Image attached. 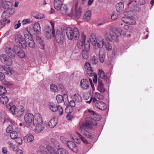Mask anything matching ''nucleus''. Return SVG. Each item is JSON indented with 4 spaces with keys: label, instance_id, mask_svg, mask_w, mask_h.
Returning <instances> with one entry per match:
<instances>
[{
    "label": "nucleus",
    "instance_id": "23",
    "mask_svg": "<svg viewBox=\"0 0 154 154\" xmlns=\"http://www.w3.org/2000/svg\"><path fill=\"white\" fill-rule=\"evenodd\" d=\"M86 39L85 35L84 34L82 35V39L81 40H79L77 43V46L80 49H81L83 47L84 43Z\"/></svg>",
    "mask_w": 154,
    "mask_h": 154
},
{
    "label": "nucleus",
    "instance_id": "25",
    "mask_svg": "<svg viewBox=\"0 0 154 154\" xmlns=\"http://www.w3.org/2000/svg\"><path fill=\"white\" fill-rule=\"evenodd\" d=\"M105 39H103L101 37H98L97 38V44L98 47L100 48H103L104 44H105Z\"/></svg>",
    "mask_w": 154,
    "mask_h": 154
},
{
    "label": "nucleus",
    "instance_id": "39",
    "mask_svg": "<svg viewBox=\"0 0 154 154\" xmlns=\"http://www.w3.org/2000/svg\"><path fill=\"white\" fill-rule=\"evenodd\" d=\"M90 40L91 43L93 45H96L97 38H96V37L94 34H91L90 37Z\"/></svg>",
    "mask_w": 154,
    "mask_h": 154
},
{
    "label": "nucleus",
    "instance_id": "16",
    "mask_svg": "<svg viewBox=\"0 0 154 154\" xmlns=\"http://www.w3.org/2000/svg\"><path fill=\"white\" fill-rule=\"evenodd\" d=\"M81 88L83 90H87L89 89L90 84L88 80L86 79H82L80 83Z\"/></svg>",
    "mask_w": 154,
    "mask_h": 154
},
{
    "label": "nucleus",
    "instance_id": "36",
    "mask_svg": "<svg viewBox=\"0 0 154 154\" xmlns=\"http://www.w3.org/2000/svg\"><path fill=\"white\" fill-rule=\"evenodd\" d=\"M72 98L76 102L79 103L82 101L81 96L78 94H74L72 96Z\"/></svg>",
    "mask_w": 154,
    "mask_h": 154
},
{
    "label": "nucleus",
    "instance_id": "17",
    "mask_svg": "<svg viewBox=\"0 0 154 154\" xmlns=\"http://www.w3.org/2000/svg\"><path fill=\"white\" fill-rule=\"evenodd\" d=\"M10 10L8 9L4 11L2 14V17L3 20L6 22L7 23H10V20L9 18L10 17Z\"/></svg>",
    "mask_w": 154,
    "mask_h": 154
},
{
    "label": "nucleus",
    "instance_id": "14",
    "mask_svg": "<svg viewBox=\"0 0 154 154\" xmlns=\"http://www.w3.org/2000/svg\"><path fill=\"white\" fill-rule=\"evenodd\" d=\"M90 48V44L88 42L85 45V49L82 52V56L85 59H87L88 58V51Z\"/></svg>",
    "mask_w": 154,
    "mask_h": 154
},
{
    "label": "nucleus",
    "instance_id": "57",
    "mask_svg": "<svg viewBox=\"0 0 154 154\" xmlns=\"http://www.w3.org/2000/svg\"><path fill=\"white\" fill-rule=\"evenodd\" d=\"M128 18L129 17H123L122 18V20L124 22L128 24Z\"/></svg>",
    "mask_w": 154,
    "mask_h": 154
},
{
    "label": "nucleus",
    "instance_id": "60",
    "mask_svg": "<svg viewBox=\"0 0 154 154\" xmlns=\"http://www.w3.org/2000/svg\"><path fill=\"white\" fill-rule=\"evenodd\" d=\"M50 23L51 26V28L50 27V29L52 30H54V22L53 21H51L50 22Z\"/></svg>",
    "mask_w": 154,
    "mask_h": 154
},
{
    "label": "nucleus",
    "instance_id": "49",
    "mask_svg": "<svg viewBox=\"0 0 154 154\" xmlns=\"http://www.w3.org/2000/svg\"><path fill=\"white\" fill-rule=\"evenodd\" d=\"M6 92L5 88L2 86H0V96L5 94Z\"/></svg>",
    "mask_w": 154,
    "mask_h": 154
},
{
    "label": "nucleus",
    "instance_id": "22",
    "mask_svg": "<svg viewBox=\"0 0 154 154\" xmlns=\"http://www.w3.org/2000/svg\"><path fill=\"white\" fill-rule=\"evenodd\" d=\"M96 107L101 110H104L106 108V104L102 101L97 102L95 104Z\"/></svg>",
    "mask_w": 154,
    "mask_h": 154
},
{
    "label": "nucleus",
    "instance_id": "53",
    "mask_svg": "<svg viewBox=\"0 0 154 154\" xmlns=\"http://www.w3.org/2000/svg\"><path fill=\"white\" fill-rule=\"evenodd\" d=\"M105 47L108 51H110L112 49V47L109 42H107L105 44Z\"/></svg>",
    "mask_w": 154,
    "mask_h": 154
},
{
    "label": "nucleus",
    "instance_id": "63",
    "mask_svg": "<svg viewBox=\"0 0 154 154\" xmlns=\"http://www.w3.org/2000/svg\"><path fill=\"white\" fill-rule=\"evenodd\" d=\"M7 149L6 147H4L2 148V152L3 153L5 154L7 153Z\"/></svg>",
    "mask_w": 154,
    "mask_h": 154
},
{
    "label": "nucleus",
    "instance_id": "45",
    "mask_svg": "<svg viewBox=\"0 0 154 154\" xmlns=\"http://www.w3.org/2000/svg\"><path fill=\"white\" fill-rule=\"evenodd\" d=\"M50 89L51 91L54 92H57L58 91L57 86L54 84H52L51 85Z\"/></svg>",
    "mask_w": 154,
    "mask_h": 154
},
{
    "label": "nucleus",
    "instance_id": "15",
    "mask_svg": "<svg viewBox=\"0 0 154 154\" xmlns=\"http://www.w3.org/2000/svg\"><path fill=\"white\" fill-rule=\"evenodd\" d=\"M85 72L89 76L94 75V73L90 64L87 62L85 65Z\"/></svg>",
    "mask_w": 154,
    "mask_h": 154
},
{
    "label": "nucleus",
    "instance_id": "44",
    "mask_svg": "<svg viewBox=\"0 0 154 154\" xmlns=\"http://www.w3.org/2000/svg\"><path fill=\"white\" fill-rule=\"evenodd\" d=\"M58 154H69L68 152L65 149L60 148L57 150Z\"/></svg>",
    "mask_w": 154,
    "mask_h": 154
},
{
    "label": "nucleus",
    "instance_id": "58",
    "mask_svg": "<svg viewBox=\"0 0 154 154\" xmlns=\"http://www.w3.org/2000/svg\"><path fill=\"white\" fill-rule=\"evenodd\" d=\"M51 141L54 145H57L58 144L57 141L53 138H51Z\"/></svg>",
    "mask_w": 154,
    "mask_h": 154
},
{
    "label": "nucleus",
    "instance_id": "11",
    "mask_svg": "<svg viewBox=\"0 0 154 154\" xmlns=\"http://www.w3.org/2000/svg\"><path fill=\"white\" fill-rule=\"evenodd\" d=\"M48 106L50 110L52 112H55L57 111L60 115H62L63 110L62 107L61 106H57L55 104L51 103Z\"/></svg>",
    "mask_w": 154,
    "mask_h": 154
},
{
    "label": "nucleus",
    "instance_id": "61",
    "mask_svg": "<svg viewBox=\"0 0 154 154\" xmlns=\"http://www.w3.org/2000/svg\"><path fill=\"white\" fill-rule=\"evenodd\" d=\"M118 17V15L116 14H113L111 16V19L113 20H116Z\"/></svg>",
    "mask_w": 154,
    "mask_h": 154
},
{
    "label": "nucleus",
    "instance_id": "48",
    "mask_svg": "<svg viewBox=\"0 0 154 154\" xmlns=\"http://www.w3.org/2000/svg\"><path fill=\"white\" fill-rule=\"evenodd\" d=\"M32 21L29 19H26L23 20L22 22V23L23 25L27 24H30L32 23Z\"/></svg>",
    "mask_w": 154,
    "mask_h": 154
},
{
    "label": "nucleus",
    "instance_id": "50",
    "mask_svg": "<svg viewBox=\"0 0 154 154\" xmlns=\"http://www.w3.org/2000/svg\"><path fill=\"white\" fill-rule=\"evenodd\" d=\"M91 63L95 65L97 64L98 62V60L97 57L95 56H94L91 60Z\"/></svg>",
    "mask_w": 154,
    "mask_h": 154
},
{
    "label": "nucleus",
    "instance_id": "2",
    "mask_svg": "<svg viewBox=\"0 0 154 154\" xmlns=\"http://www.w3.org/2000/svg\"><path fill=\"white\" fill-rule=\"evenodd\" d=\"M66 31L67 37L69 40H72L74 38L75 39L79 38V34L77 28L74 27L72 29L71 27H68Z\"/></svg>",
    "mask_w": 154,
    "mask_h": 154
},
{
    "label": "nucleus",
    "instance_id": "5",
    "mask_svg": "<svg viewBox=\"0 0 154 154\" xmlns=\"http://www.w3.org/2000/svg\"><path fill=\"white\" fill-rule=\"evenodd\" d=\"M0 60L5 65L4 68L5 72L8 75L10 73V56L9 55L2 54L0 55Z\"/></svg>",
    "mask_w": 154,
    "mask_h": 154
},
{
    "label": "nucleus",
    "instance_id": "26",
    "mask_svg": "<svg viewBox=\"0 0 154 154\" xmlns=\"http://www.w3.org/2000/svg\"><path fill=\"white\" fill-rule=\"evenodd\" d=\"M67 99L68 101L69 102L68 96L66 94H64L63 96L59 94L56 97V100L58 103H61L64 101V98Z\"/></svg>",
    "mask_w": 154,
    "mask_h": 154
},
{
    "label": "nucleus",
    "instance_id": "31",
    "mask_svg": "<svg viewBox=\"0 0 154 154\" xmlns=\"http://www.w3.org/2000/svg\"><path fill=\"white\" fill-rule=\"evenodd\" d=\"M105 57V52L102 50H100L99 52V59L101 63H103L104 61Z\"/></svg>",
    "mask_w": 154,
    "mask_h": 154
},
{
    "label": "nucleus",
    "instance_id": "9",
    "mask_svg": "<svg viewBox=\"0 0 154 154\" xmlns=\"http://www.w3.org/2000/svg\"><path fill=\"white\" fill-rule=\"evenodd\" d=\"M15 41L18 43L23 48H25L26 47V41L25 37H23V36L20 34H18L15 36Z\"/></svg>",
    "mask_w": 154,
    "mask_h": 154
},
{
    "label": "nucleus",
    "instance_id": "4",
    "mask_svg": "<svg viewBox=\"0 0 154 154\" xmlns=\"http://www.w3.org/2000/svg\"><path fill=\"white\" fill-rule=\"evenodd\" d=\"M24 107L22 106H19L17 108L14 105L10 106V112L14 116L18 117H21L24 113Z\"/></svg>",
    "mask_w": 154,
    "mask_h": 154
},
{
    "label": "nucleus",
    "instance_id": "19",
    "mask_svg": "<svg viewBox=\"0 0 154 154\" xmlns=\"http://www.w3.org/2000/svg\"><path fill=\"white\" fill-rule=\"evenodd\" d=\"M105 38V40H106L107 41H110L112 40H114L116 42L118 41V38H116V37L115 38L114 35L112 34L111 31L109 33H107L106 34Z\"/></svg>",
    "mask_w": 154,
    "mask_h": 154
},
{
    "label": "nucleus",
    "instance_id": "32",
    "mask_svg": "<svg viewBox=\"0 0 154 154\" xmlns=\"http://www.w3.org/2000/svg\"><path fill=\"white\" fill-rule=\"evenodd\" d=\"M33 136L30 134H28L24 137V140L26 142H31L34 140Z\"/></svg>",
    "mask_w": 154,
    "mask_h": 154
},
{
    "label": "nucleus",
    "instance_id": "24",
    "mask_svg": "<svg viewBox=\"0 0 154 154\" xmlns=\"http://www.w3.org/2000/svg\"><path fill=\"white\" fill-rule=\"evenodd\" d=\"M33 28L34 32L38 34L41 33V29L40 24L38 23H35L33 25Z\"/></svg>",
    "mask_w": 154,
    "mask_h": 154
},
{
    "label": "nucleus",
    "instance_id": "20",
    "mask_svg": "<svg viewBox=\"0 0 154 154\" xmlns=\"http://www.w3.org/2000/svg\"><path fill=\"white\" fill-rule=\"evenodd\" d=\"M66 145L71 150L76 152L77 151V148L75 144L72 141H68L67 142Z\"/></svg>",
    "mask_w": 154,
    "mask_h": 154
},
{
    "label": "nucleus",
    "instance_id": "62",
    "mask_svg": "<svg viewBox=\"0 0 154 154\" xmlns=\"http://www.w3.org/2000/svg\"><path fill=\"white\" fill-rule=\"evenodd\" d=\"M4 78L5 75L3 73L0 72V81L3 80L4 79Z\"/></svg>",
    "mask_w": 154,
    "mask_h": 154
},
{
    "label": "nucleus",
    "instance_id": "55",
    "mask_svg": "<svg viewBox=\"0 0 154 154\" xmlns=\"http://www.w3.org/2000/svg\"><path fill=\"white\" fill-rule=\"evenodd\" d=\"M7 23L4 20H0V29L3 27L5 24Z\"/></svg>",
    "mask_w": 154,
    "mask_h": 154
},
{
    "label": "nucleus",
    "instance_id": "13",
    "mask_svg": "<svg viewBox=\"0 0 154 154\" xmlns=\"http://www.w3.org/2000/svg\"><path fill=\"white\" fill-rule=\"evenodd\" d=\"M10 137L12 139L14 140L16 143L19 145L21 144L22 143V139L20 137H18L17 133L15 131L10 132Z\"/></svg>",
    "mask_w": 154,
    "mask_h": 154
},
{
    "label": "nucleus",
    "instance_id": "64",
    "mask_svg": "<svg viewBox=\"0 0 154 154\" xmlns=\"http://www.w3.org/2000/svg\"><path fill=\"white\" fill-rule=\"evenodd\" d=\"M72 138L74 141L77 143L78 144L80 143V140L79 139L76 138H73V137H72Z\"/></svg>",
    "mask_w": 154,
    "mask_h": 154
},
{
    "label": "nucleus",
    "instance_id": "28",
    "mask_svg": "<svg viewBox=\"0 0 154 154\" xmlns=\"http://www.w3.org/2000/svg\"><path fill=\"white\" fill-rule=\"evenodd\" d=\"M63 4L61 1L60 0H54V5L55 9L57 11L60 10V8Z\"/></svg>",
    "mask_w": 154,
    "mask_h": 154
},
{
    "label": "nucleus",
    "instance_id": "10",
    "mask_svg": "<svg viewBox=\"0 0 154 154\" xmlns=\"http://www.w3.org/2000/svg\"><path fill=\"white\" fill-rule=\"evenodd\" d=\"M59 11H60L61 13L62 14L67 15L71 17H72L73 15V10L71 9L70 12H69L67 7L65 5L63 4L62 6L60 8V9Z\"/></svg>",
    "mask_w": 154,
    "mask_h": 154
},
{
    "label": "nucleus",
    "instance_id": "52",
    "mask_svg": "<svg viewBox=\"0 0 154 154\" xmlns=\"http://www.w3.org/2000/svg\"><path fill=\"white\" fill-rule=\"evenodd\" d=\"M135 2H137L136 4L137 5H141L145 3V0H137Z\"/></svg>",
    "mask_w": 154,
    "mask_h": 154
},
{
    "label": "nucleus",
    "instance_id": "33",
    "mask_svg": "<svg viewBox=\"0 0 154 154\" xmlns=\"http://www.w3.org/2000/svg\"><path fill=\"white\" fill-rule=\"evenodd\" d=\"M124 5L122 2H120L117 4L116 6V11L118 12H120L124 9Z\"/></svg>",
    "mask_w": 154,
    "mask_h": 154
},
{
    "label": "nucleus",
    "instance_id": "30",
    "mask_svg": "<svg viewBox=\"0 0 154 154\" xmlns=\"http://www.w3.org/2000/svg\"><path fill=\"white\" fill-rule=\"evenodd\" d=\"M82 8L78 6V4L76 3L75 5V16L77 18L80 17L81 13Z\"/></svg>",
    "mask_w": 154,
    "mask_h": 154
},
{
    "label": "nucleus",
    "instance_id": "6",
    "mask_svg": "<svg viewBox=\"0 0 154 154\" xmlns=\"http://www.w3.org/2000/svg\"><path fill=\"white\" fill-rule=\"evenodd\" d=\"M44 34L48 39H51L53 37H55L58 43H59L58 40L57 39L59 36V35H55L54 30H52L50 29L49 26H47L45 29Z\"/></svg>",
    "mask_w": 154,
    "mask_h": 154
},
{
    "label": "nucleus",
    "instance_id": "21",
    "mask_svg": "<svg viewBox=\"0 0 154 154\" xmlns=\"http://www.w3.org/2000/svg\"><path fill=\"white\" fill-rule=\"evenodd\" d=\"M111 31L112 34L114 35L115 38L116 37V38H118V37L120 36L121 35L122 30L119 28H114L112 29Z\"/></svg>",
    "mask_w": 154,
    "mask_h": 154
},
{
    "label": "nucleus",
    "instance_id": "54",
    "mask_svg": "<svg viewBox=\"0 0 154 154\" xmlns=\"http://www.w3.org/2000/svg\"><path fill=\"white\" fill-rule=\"evenodd\" d=\"M69 106H71L72 107H74L75 106V104L74 100H72L70 101L69 102Z\"/></svg>",
    "mask_w": 154,
    "mask_h": 154
},
{
    "label": "nucleus",
    "instance_id": "35",
    "mask_svg": "<svg viewBox=\"0 0 154 154\" xmlns=\"http://www.w3.org/2000/svg\"><path fill=\"white\" fill-rule=\"evenodd\" d=\"M98 75L99 77L104 80H107L108 79V76L105 74L104 72L102 69H100L98 71Z\"/></svg>",
    "mask_w": 154,
    "mask_h": 154
},
{
    "label": "nucleus",
    "instance_id": "18",
    "mask_svg": "<svg viewBox=\"0 0 154 154\" xmlns=\"http://www.w3.org/2000/svg\"><path fill=\"white\" fill-rule=\"evenodd\" d=\"M85 122L86 123H85L87 125L88 128L91 126H96L97 125L96 121L91 118H87L85 119Z\"/></svg>",
    "mask_w": 154,
    "mask_h": 154
},
{
    "label": "nucleus",
    "instance_id": "47",
    "mask_svg": "<svg viewBox=\"0 0 154 154\" xmlns=\"http://www.w3.org/2000/svg\"><path fill=\"white\" fill-rule=\"evenodd\" d=\"M95 97L99 100H102L104 98V96L102 94L98 92H96L95 94Z\"/></svg>",
    "mask_w": 154,
    "mask_h": 154
},
{
    "label": "nucleus",
    "instance_id": "37",
    "mask_svg": "<svg viewBox=\"0 0 154 154\" xmlns=\"http://www.w3.org/2000/svg\"><path fill=\"white\" fill-rule=\"evenodd\" d=\"M57 124V120L55 118L52 119L49 122L48 126L51 128L54 127Z\"/></svg>",
    "mask_w": 154,
    "mask_h": 154
},
{
    "label": "nucleus",
    "instance_id": "1",
    "mask_svg": "<svg viewBox=\"0 0 154 154\" xmlns=\"http://www.w3.org/2000/svg\"><path fill=\"white\" fill-rule=\"evenodd\" d=\"M32 126L29 127L30 129H32L34 126H35V132L38 134L42 131L44 129L45 127L43 124L42 116L38 113H35L34 115V118Z\"/></svg>",
    "mask_w": 154,
    "mask_h": 154
},
{
    "label": "nucleus",
    "instance_id": "41",
    "mask_svg": "<svg viewBox=\"0 0 154 154\" xmlns=\"http://www.w3.org/2000/svg\"><path fill=\"white\" fill-rule=\"evenodd\" d=\"M84 114L85 116L88 115L89 116L94 117H95V116L97 115V114L95 113L93 111L89 109L85 111L84 112Z\"/></svg>",
    "mask_w": 154,
    "mask_h": 154
},
{
    "label": "nucleus",
    "instance_id": "3",
    "mask_svg": "<svg viewBox=\"0 0 154 154\" xmlns=\"http://www.w3.org/2000/svg\"><path fill=\"white\" fill-rule=\"evenodd\" d=\"M23 36L26 40V44L28 42V46L31 48H34L35 46V44L31 36V34L30 31L27 28L23 29L22 31Z\"/></svg>",
    "mask_w": 154,
    "mask_h": 154
},
{
    "label": "nucleus",
    "instance_id": "12",
    "mask_svg": "<svg viewBox=\"0 0 154 154\" xmlns=\"http://www.w3.org/2000/svg\"><path fill=\"white\" fill-rule=\"evenodd\" d=\"M34 118V116L33 114L30 113H28L26 114L24 117L25 122L28 124H29L28 126V128L30 126H32L33 123V121Z\"/></svg>",
    "mask_w": 154,
    "mask_h": 154
},
{
    "label": "nucleus",
    "instance_id": "29",
    "mask_svg": "<svg viewBox=\"0 0 154 154\" xmlns=\"http://www.w3.org/2000/svg\"><path fill=\"white\" fill-rule=\"evenodd\" d=\"M0 4L2 5V7L7 10L9 9L10 2L6 1L5 0H0Z\"/></svg>",
    "mask_w": 154,
    "mask_h": 154
},
{
    "label": "nucleus",
    "instance_id": "34",
    "mask_svg": "<svg viewBox=\"0 0 154 154\" xmlns=\"http://www.w3.org/2000/svg\"><path fill=\"white\" fill-rule=\"evenodd\" d=\"M91 12L90 11L88 10L86 12L84 16V19L85 20L88 22L91 19Z\"/></svg>",
    "mask_w": 154,
    "mask_h": 154
},
{
    "label": "nucleus",
    "instance_id": "38",
    "mask_svg": "<svg viewBox=\"0 0 154 154\" xmlns=\"http://www.w3.org/2000/svg\"><path fill=\"white\" fill-rule=\"evenodd\" d=\"M98 89L99 91L101 92H104L105 90L103 87V85L102 83V81L100 80H98Z\"/></svg>",
    "mask_w": 154,
    "mask_h": 154
},
{
    "label": "nucleus",
    "instance_id": "46",
    "mask_svg": "<svg viewBox=\"0 0 154 154\" xmlns=\"http://www.w3.org/2000/svg\"><path fill=\"white\" fill-rule=\"evenodd\" d=\"M136 23V22L131 17H129L128 22V24L134 25H135Z\"/></svg>",
    "mask_w": 154,
    "mask_h": 154
},
{
    "label": "nucleus",
    "instance_id": "40",
    "mask_svg": "<svg viewBox=\"0 0 154 154\" xmlns=\"http://www.w3.org/2000/svg\"><path fill=\"white\" fill-rule=\"evenodd\" d=\"M17 128V124L15 121L10 120V131H15Z\"/></svg>",
    "mask_w": 154,
    "mask_h": 154
},
{
    "label": "nucleus",
    "instance_id": "8",
    "mask_svg": "<svg viewBox=\"0 0 154 154\" xmlns=\"http://www.w3.org/2000/svg\"><path fill=\"white\" fill-rule=\"evenodd\" d=\"M79 126L82 134L90 139L93 137V135L86 130L88 128L87 125L85 123H80Z\"/></svg>",
    "mask_w": 154,
    "mask_h": 154
},
{
    "label": "nucleus",
    "instance_id": "42",
    "mask_svg": "<svg viewBox=\"0 0 154 154\" xmlns=\"http://www.w3.org/2000/svg\"><path fill=\"white\" fill-rule=\"evenodd\" d=\"M4 49L5 53L8 55H9L10 54V45L9 42H8L4 44Z\"/></svg>",
    "mask_w": 154,
    "mask_h": 154
},
{
    "label": "nucleus",
    "instance_id": "7",
    "mask_svg": "<svg viewBox=\"0 0 154 154\" xmlns=\"http://www.w3.org/2000/svg\"><path fill=\"white\" fill-rule=\"evenodd\" d=\"M11 52V55H10L12 58H14L15 56V54H17V56L20 58H23L25 56V54L21 49L19 48L17 46H14V51H10Z\"/></svg>",
    "mask_w": 154,
    "mask_h": 154
},
{
    "label": "nucleus",
    "instance_id": "43",
    "mask_svg": "<svg viewBox=\"0 0 154 154\" xmlns=\"http://www.w3.org/2000/svg\"><path fill=\"white\" fill-rule=\"evenodd\" d=\"M9 100V98L6 96L3 95L0 97V101L3 104H6Z\"/></svg>",
    "mask_w": 154,
    "mask_h": 154
},
{
    "label": "nucleus",
    "instance_id": "51",
    "mask_svg": "<svg viewBox=\"0 0 154 154\" xmlns=\"http://www.w3.org/2000/svg\"><path fill=\"white\" fill-rule=\"evenodd\" d=\"M76 134H78L81 140L84 143L87 144H88V142L87 140L84 137L81 135L78 132H76Z\"/></svg>",
    "mask_w": 154,
    "mask_h": 154
},
{
    "label": "nucleus",
    "instance_id": "27",
    "mask_svg": "<svg viewBox=\"0 0 154 154\" xmlns=\"http://www.w3.org/2000/svg\"><path fill=\"white\" fill-rule=\"evenodd\" d=\"M36 42L38 43L39 45V47L42 50L45 49V43L43 40L39 36H38L36 38Z\"/></svg>",
    "mask_w": 154,
    "mask_h": 154
},
{
    "label": "nucleus",
    "instance_id": "59",
    "mask_svg": "<svg viewBox=\"0 0 154 154\" xmlns=\"http://www.w3.org/2000/svg\"><path fill=\"white\" fill-rule=\"evenodd\" d=\"M20 22V21L19 20L18 21V23L17 24H16L15 26H14V28L15 29H18V28H19L20 26L21 25V23Z\"/></svg>",
    "mask_w": 154,
    "mask_h": 154
},
{
    "label": "nucleus",
    "instance_id": "56",
    "mask_svg": "<svg viewBox=\"0 0 154 154\" xmlns=\"http://www.w3.org/2000/svg\"><path fill=\"white\" fill-rule=\"evenodd\" d=\"M34 17L36 19H40L44 18L45 16L42 14H39L35 16Z\"/></svg>",
    "mask_w": 154,
    "mask_h": 154
}]
</instances>
